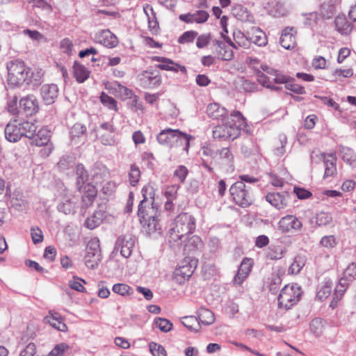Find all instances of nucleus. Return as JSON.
Listing matches in <instances>:
<instances>
[{"label":"nucleus","instance_id":"25","mask_svg":"<svg viewBox=\"0 0 356 356\" xmlns=\"http://www.w3.org/2000/svg\"><path fill=\"white\" fill-rule=\"evenodd\" d=\"M45 321L59 331L66 332L67 330V327L62 321L61 316L57 312L50 311L49 315L45 317Z\"/></svg>","mask_w":356,"mask_h":356},{"label":"nucleus","instance_id":"6","mask_svg":"<svg viewBox=\"0 0 356 356\" xmlns=\"http://www.w3.org/2000/svg\"><path fill=\"white\" fill-rule=\"evenodd\" d=\"M197 264V259L190 257H186L174 272V279L175 282L181 284L188 280L196 269Z\"/></svg>","mask_w":356,"mask_h":356},{"label":"nucleus","instance_id":"44","mask_svg":"<svg viewBox=\"0 0 356 356\" xmlns=\"http://www.w3.org/2000/svg\"><path fill=\"white\" fill-rule=\"evenodd\" d=\"M183 325L191 331L198 332L200 328V322L194 316H186L182 321Z\"/></svg>","mask_w":356,"mask_h":356},{"label":"nucleus","instance_id":"52","mask_svg":"<svg viewBox=\"0 0 356 356\" xmlns=\"http://www.w3.org/2000/svg\"><path fill=\"white\" fill-rule=\"evenodd\" d=\"M319 19V14L317 12H312L305 15V24L311 28L317 25Z\"/></svg>","mask_w":356,"mask_h":356},{"label":"nucleus","instance_id":"17","mask_svg":"<svg viewBox=\"0 0 356 356\" xmlns=\"http://www.w3.org/2000/svg\"><path fill=\"white\" fill-rule=\"evenodd\" d=\"M95 39L97 42L108 48L115 47L118 43L117 37L108 29L97 33Z\"/></svg>","mask_w":356,"mask_h":356},{"label":"nucleus","instance_id":"38","mask_svg":"<svg viewBox=\"0 0 356 356\" xmlns=\"http://www.w3.org/2000/svg\"><path fill=\"white\" fill-rule=\"evenodd\" d=\"M141 223L143 224L144 231L147 234H151L156 232L160 233L161 228L159 222V219L146 220Z\"/></svg>","mask_w":356,"mask_h":356},{"label":"nucleus","instance_id":"27","mask_svg":"<svg viewBox=\"0 0 356 356\" xmlns=\"http://www.w3.org/2000/svg\"><path fill=\"white\" fill-rule=\"evenodd\" d=\"M177 139L175 140L174 147H182V151L188 152L190 147V140L193 138L191 135L181 132L178 129L177 134Z\"/></svg>","mask_w":356,"mask_h":356},{"label":"nucleus","instance_id":"5","mask_svg":"<svg viewBox=\"0 0 356 356\" xmlns=\"http://www.w3.org/2000/svg\"><path fill=\"white\" fill-rule=\"evenodd\" d=\"M300 288L297 286L286 285L282 290L278 296V307L289 309L296 304L300 298Z\"/></svg>","mask_w":356,"mask_h":356},{"label":"nucleus","instance_id":"63","mask_svg":"<svg viewBox=\"0 0 356 356\" xmlns=\"http://www.w3.org/2000/svg\"><path fill=\"white\" fill-rule=\"evenodd\" d=\"M31 234L33 243L37 244L43 241V234L38 227H33L31 229Z\"/></svg>","mask_w":356,"mask_h":356},{"label":"nucleus","instance_id":"62","mask_svg":"<svg viewBox=\"0 0 356 356\" xmlns=\"http://www.w3.org/2000/svg\"><path fill=\"white\" fill-rule=\"evenodd\" d=\"M155 323L156 327L164 332H169L172 327V324L166 318H159Z\"/></svg>","mask_w":356,"mask_h":356},{"label":"nucleus","instance_id":"30","mask_svg":"<svg viewBox=\"0 0 356 356\" xmlns=\"http://www.w3.org/2000/svg\"><path fill=\"white\" fill-rule=\"evenodd\" d=\"M207 113L213 119H219L220 118H224L227 115V111L218 104L213 103L207 106Z\"/></svg>","mask_w":356,"mask_h":356},{"label":"nucleus","instance_id":"45","mask_svg":"<svg viewBox=\"0 0 356 356\" xmlns=\"http://www.w3.org/2000/svg\"><path fill=\"white\" fill-rule=\"evenodd\" d=\"M140 170L139 168L136 165L132 164L129 172V181L130 184L132 186H136L140 180Z\"/></svg>","mask_w":356,"mask_h":356},{"label":"nucleus","instance_id":"41","mask_svg":"<svg viewBox=\"0 0 356 356\" xmlns=\"http://www.w3.org/2000/svg\"><path fill=\"white\" fill-rule=\"evenodd\" d=\"M101 260L102 255H98L97 254L95 253H90V252H86L85 256V264L88 268H97Z\"/></svg>","mask_w":356,"mask_h":356},{"label":"nucleus","instance_id":"12","mask_svg":"<svg viewBox=\"0 0 356 356\" xmlns=\"http://www.w3.org/2000/svg\"><path fill=\"white\" fill-rule=\"evenodd\" d=\"M252 267V261L248 258H244L238 269L237 273L233 279V283L235 285H241L248 277Z\"/></svg>","mask_w":356,"mask_h":356},{"label":"nucleus","instance_id":"18","mask_svg":"<svg viewBox=\"0 0 356 356\" xmlns=\"http://www.w3.org/2000/svg\"><path fill=\"white\" fill-rule=\"evenodd\" d=\"M41 96L46 104H53L58 95V88L56 84H45L40 89Z\"/></svg>","mask_w":356,"mask_h":356},{"label":"nucleus","instance_id":"29","mask_svg":"<svg viewBox=\"0 0 356 356\" xmlns=\"http://www.w3.org/2000/svg\"><path fill=\"white\" fill-rule=\"evenodd\" d=\"M90 71L83 65L75 61L73 65V74L76 80L79 83H83L89 78Z\"/></svg>","mask_w":356,"mask_h":356},{"label":"nucleus","instance_id":"31","mask_svg":"<svg viewBox=\"0 0 356 356\" xmlns=\"http://www.w3.org/2000/svg\"><path fill=\"white\" fill-rule=\"evenodd\" d=\"M105 218L104 211L99 210L94 212L92 216L88 217L85 222V225L90 229H93L99 226Z\"/></svg>","mask_w":356,"mask_h":356},{"label":"nucleus","instance_id":"56","mask_svg":"<svg viewBox=\"0 0 356 356\" xmlns=\"http://www.w3.org/2000/svg\"><path fill=\"white\" fill-rule=\"evenodd\" d=\"M343 276L349 281L353 282L356 279V264L350 263L343 271Z\"/></svg>","mask_w":356,"mask_h":356},{"label":"nucleus","instance_id":"35","mask_svg":"<svg viewBox=\"0 0 356 356\" xmlns=\"http://www.w3.org/2000/svg\"><path fill=\"white\" fill-rule=\"evenodd\" d=\"M250 40L259 47L266 46L268 43L267 37L264 32L259 28L252 29V35Z\"/></svg>","mask_w":356,"mask_h":356},{"label":"nucleus","instance_id":"14","mask_svg":"<svg viewBox=\"0 0 356 356\" xmlns=\"http://www.w3.org/2000/svg\"><path fill=\"white\" fill-rule=\"evenodd\" d=\"M178 129H165L161 131L157 136L156 139L159 144L161 145L166 146L169 148H172L175 146V140L177 139Z\"/></svg>","mask_w":356,"mask_h":356},{"label":"nucleus","instance_id":"59","mask_svg":"<svg viewBox=\"0 0 356 356\" xmlns=\"http://www.w3.org/2000/svg\"><path fill=\"white\" fill-rule=\"evenodd\" d=\"M99 139L101 140V143L104 145H115L116 143V141L114 138L113 133L111 134L109 132H104L99 134Z\"/></svg>","mask_w":356,"mask_h":356},{"label":"nucleus","instance_id":"33","mask_svg":"<svg viewBox=\"0 0 356 356\" xmlns=\"http://www.w3.org/2000/svg\"><path fill=\"white\" fill-rule=\"evenodd\" d=\"M76 188L79 191H81L84 184L88 180V174L87 170L85 169V167L83 164L79 163L76 168Z\"/></svg>","mask_w":356,"mask_h":356},{"label":"nucleus","instance_id":"23","mask_svg":"<svg viewBox=\"0 0 356 356\" xmlns=\"http://www.w3.org/2000/svg\"><path fill=\"white\" fill-rule=\"evenodd\" d=\"M321 157L325 165L324 178L333 177L337 173L336 157L332 154H322Z\"/></svg>","mask_w":356,"mask_h":356},{"label":"nucleus","instance_id":"60","mask_svg":"<svg viewBox=\"0 0 356 356\" xmlns=\"http://www.w3.org/2000/svg\"><path fill=\"white\" fill-rule=\"evenodd\" d=\"M86 132V127L81 124L76 123L70 129V136L72 138L79 137L81 135L85 134Z\"/></svg>","mask_w":356,"mask_h":356},{"label":"nucleus","instance_id":"11","mask_svg":"<svg viewBox=\"0 0 356 356\" xmlns=\"http://www.w3.org/2000/svg\"><path fill=\"white\" fill-rule=\"evenodd\" d=\"M209 17V14L207 11L200 9L186 14H181L179 15V19L188 24H202L208 20Z\"/></svg>","mask_w":356,"mask_h":356},{"label":"nucleus","instance_id":"28","mask_svg":"<svg viewBox=\"0 0 356 356\" xmlns=\"http://www.w3.org/2000/svg\"><path fill=\"white\" fill-rule=\"evenodd\" d=\"M156 67L163 70L172 71L174 72H178L179 71H181L184 74H186L187 72L185 66L176 63L169 58L166 59L163 63L156 65Z\"/></svg>","mask_w":356,"mask_h":356},{"label":"nucleus","instance_id":"43","mask_svg":"<svg viewBox=\"0 0 356 356\" xmlns=\"http://www.w3.org/2000/svg\"><path fill=\"white\" fill-rule=\"evenodd\" d=\"M113 88L118 93L122 99H128L133 96V90L128 88L122 86L119 82L115 81L113 83Z\"/></svg>","mask_w":356,"mask_h":356},{"label":"nucleus","instance_id":"32","mask_svg":"<svg viewBox=\"0 0 356 356\" xmlns=\"http://www.w3.org/2000/svg\"><path fill=\"white\" fill-rule=\"evenodd\" d=\"M44 72L42 69L32 70L29 67V73L26 84L32 85L33 87L40 86L43 81Z\"/></svg>","mask_w":356,"mask_h":356},{"label":"nucleus","instance_id":"4","mask_svg":"<svg viewBox=\"0 0 356 356\" xmlns=\"http://www.w3.org/2000/svg\"><path fill=\"white\" fill-rule=\"evenodd\" d=\"M229 193L233 202L242 208L248 207L253 203L251 188L243 181L233 184L229 188Z\"/></svg>","mask_w":356,"mask_h":356},{"label":"nucleus","instance_id":"2","mask_svg":"<svg viewBox=\"0 0 356 356\" xmlns=\"http://www.w3.org/2000/svg\"><path fill=\"white\" fill-rule=\"evenodd\" d=\"M195 219L188 213L179 214L175 219L173 226L170 229L169 241L176 243L177 245L185 241L186 236L195 229Z\"/></svg>","mask_w":356,"mask_h":356},{"label":"nucleus","instance_id":"10","mask_svg":"<svg viewBox=\"0 0 356 356\" xmlns=\"http://www.w3.org/2000/svg\"><path fill=\"white\" fill-rule=\"evenodd\" d=\"M278 224L280 229L284 233L300 231L302 227L301 220L293 215L282 217Z\"/></svg>","mask_w":356,"mask_h":356},{"label":"nucleus","instance_id":"20","mask_svg":"<svg viewBox=\"0 0 356 356\" xmlns=\"http://www.w3.org/2000/svg\"><path fill=\"white\" fill-rule=\"evenodd\" d=\"M296 31L293 27H286L283 29L280 43L282 47L286 49H291L295 47L296 44Z\"/></svg>","mask_w":356,"mask_h":356},{"label":"nucleus","instance_id":"47","mask_svg":"<svg viewBox=\"0 0 356 356\" xmlns=\"http://www.w3.org/2000/svg\"><path fill=\"white\" fill-rule=\"evenodd\" d=\"M113 291L122 296L133 294V289L127 284L118 283L113 286Z\"/></svg>","mask_w":356,"mask_h":356},{"label":"nucleus","instance_id":"19","mask_svg":"<svg viewBox=\"0 0 356 356\" xmlns=\"http://www.w3.org/2000/svg\"><path fill=\"white\" fill-rule=\"evenodd\" d=\"M213 42L216 47V51L219 59L229 61L234 58V51L225 44V42L219 40H215Z\"/></svg>","mask_w":356,"mask_h":356},{"label":"nucleus","instance_id":"61","mask_svg":"<svg viewBox=\"0 0 356 356\" xmlns=\"http://www.w3.org/2000/svg\"><path fill=\"white\" fill-rule=\"evenodd\" d=\"M258 76H259V81L265 87L270 88L272 90H278L279 88L277 86H275L272 84V81H270V79L268 76H266L263 72L261 71H258L257 72Z\"/></svg>","mask_w":356,"mask_h":356},{"label":"nucleus","instance_id":"57","mask_svg":"<svg viewBox=\"0 0 356 356\" xmlns=\"http://www.w3.org/2000/svg\"><path fill=\"white\" fill-rule=\"evenodd\" d=\"M197 32L195 31H188L184 32L178 39L180 44L191 42L197 37Z\"/></svg>","mask_w":356,"mask_h":356},{"label":"nucleus","instance_id":"42","mask_svg":"<svg viewBox=\"0 0 356 356\" xmlns=\"http://www.w3.org/2000/svg\"><path fill=\"white\" fill-rule=\"evenodd\" d=\"M233 37L237 47H241L243 48H248L250 43L249 39L243 32L239 30L234 31L233 33Z\"/></svg>","mask_w":356,"mask_h":356},{"label":"nucleus","instance_id":"26","mask_svg":"<svg viewBox=\"0 0 356 356\" xmlns=\"http://www.w3.org/2000/svg\"><path fill=\"white\" fill-rule=\"evenodd\" d=\"M339 149L343 162L350 165L352 168H356V153L355 151L343 145H339Z\"/></svg>","mask_w":356,"mask_h":356},{"label":"nucleus","instance_id":"21","mask_svg":"<svg viewBox=\"0 0 356 356\" xmlns=\"http://www.w3.org/2000/svg\"><path fill=\"white\" fill-rule=\"evenodd\" d=\"M287 194L280 193H268L266 195V200L273 207L277 209L285 208L288 204Z\"/></svg>","mask_w":356,"mask_h":356},{"label":"nucleus","instance_id":"7","mask_svg":"<svg viewBox=\"0 0 356 356\" xmlns=\"http://www.w3.org/2000/svg\"><path fill=\"white\" fill-rule=\"evenodd\" d=\"M141 193L143 198L138 205V216L140 222H143L145 219V213H147L156 204L154 203V194L152 186L149 185L145 186L142 188Z\"/></svg>","mask_w":356,"mask_h":356},{"label":"nucleus","instance_id":"16","mask_svg":"<svg viewBox=\"0 0 356 356\" xmlns=\"http://www.w3.org/2000/svg\"><path fill=\"white\" fill-rule=\"evenodd\" d=\"M4 132L6 140L11 143H16L22 137L20 124L17 120L9 122Z\"/></svg>","mask_w":356,"mask_h":356},{"label":"nucleus","instance_id":"54","mask_svg":"<svg viewBox=\"0 0 356 356\" xmlns=\"http://www.w3.org/2000/svg\"><path fill=\"white\" fill-rule=\"evenodd\" d=\"M304 266V260L300 257H296L290 266L289 272L291 274H298Z\"/></svg>","mask_w":356,"mask_h":356},{"label":"nucleus","instance_id":"13","mask_svg":"<svg viewBox=\"0 0 356 356\" xmlns=\"http://www.w3.org/2000/svg\"><path fill=\"white\" fill-rule=\"evenodd\" d=\"M19 108L26 115H33L39 110L38 99L33 95H28L19 100Z\"/></svg>","mask_w":356,"mask_h":356},{"label":"nucleus","instance_id":"50","mask_svg":"<svg viewBox=\"0 0 356 356\" xmlns=\"http://www.w3.org/2000/svg\"><path fill=\"white\" fill-rule=\"evenodd\" d=\"M217 156L225 161L227 164L232 163L234 160L233 154L228 147H223L216 150Z\"/></svg>","mask_w":356,"mask_h":356},{"label":"nucleus","instance_id":"1","mask_svg":"<svg viewBox=\"0 0 356 356\" xmlns=\"http://www.w3.org/2000/svg\"><path fill=\"white\" fill-rule=\"evenodd\" d=\"M224 122L213 127V136L218 140H234L240 134V129L245 124V119L242 113L238 111L232 112L230 117L227 120L223 118Z\"/></svg>","mask_w":356,"mask_h":356},{"label":"nucleus","instance_id":"34","mask_svg":"<svg viewBox=\"0 0 356 356\" xmlns=\"http://www.w3.org/2000/svg\"><path fill=\"white\" fill-rule=\"evenodd\" d=\"M49 131L46 129H40L33 137L32 143L36 146L42 147L44 145H49Z\"/></svg>","mask_w":356,"mask_h":356},{"label":"nucleus","instance_id":"53","mask_svg":"<svg viewBox=\"0 0 356 356\" xmlns=\"http://www.w3.org/2000/svg\"><path fill=\"white\" fill-rule=\"evenodd\" d=\"M200 151L204 156L209 157L211 159H214L217 157L216 151L215 150L213 145L210 143H204Z\"/></svg>","mask_w":356,"mask_h":356},{"label":"nucleus","instance_id":"55","mask_svg":"<svg viewBox=\"0 0 356 356\" xmlns=\"http://www.w3.org/2000/svg\"><path fill=\"white\" fill-rule=\"evenodd\" d=\"M100 99L102 103L109 109L117 111V102L113 97L105 93H102Z\"/></svg>","mask_w":356,"mask_h":356},{"label":"nucleus","instance_id":"9","mask_svg":"<svg viewBox=\"0 0 356 356\" xmlns=\"http://www.w3.org/2000/svg\"><path fill=\"white\" fill-rule=\"evenodd\" d=\"M134 245L135 237L131 234H126L118 238L114 250H120L123 257L128 258L131 254Z\"/></svg>","mask_w":356,"mask_h":356},{"label":"nucleus","instance_id":"36","mask_svg":"<svg viewBox=\"0 0 356 356\" xmlns=\"http://www.w3.org/2000/svg\"><path fill=\"white\" fill-rule=\"evenodd\" d=\"M198 321L204 325H209L212 324L215 321L213 313L205 308H201L198 311Z\"/></svg>","mask_w":356,"mask_h":356},{"label":"nucleus","instance_id":"64","mask_svg":"<svg viewBox=\"0 0 356 356\" xmlns=\"http://www.w3.org/2000/svg\"><path fill=\"white\" fill-rule=\"evenodd\" d=\"M68 348L69 346L65 343H59L51 350L47 356H61Z\"/></svg>","mask_w":356,"mask_h":356},{"label":"nucleus","instance_id":"58","mask_svg":"<svg viewBox=\"0 0 356 356\" xmlns=\"http://www.w3.org/2000/svg\"><path fill=\"white\" fill-rule=\"evenodd\" d=\"M149 346L150 352L154 356H166V351L161 345L152 342Z\"/></svg>","mask_w":356,"mask_h":356},{"label":"nucleus","instance_id":"3","mask_svg":"<svg viewBox=\"0 0 356 356\" xmlns=\"http://www.w3.org/2000/svg\"><path fill=\"white\" fill-rule=\"evenodd\" d=\"M8 83L12 87H19L26 83L29 67L22 60L15 59L7 63Z\"/></svg>","mask_w":356,"mask_h":356},{"label":"nucleus","instance_id":"48","mask_svg":"<svg viewBox=\"0 0 356 356\" xmlns=\"http://www.w3.org/2000/svg\"><path fill=\"white\" fill-rule=\"evenodd\" d=\"M285 253V250L281 247H270L266 253V256L268 259L272 260L280 259L283 257Z\"/></svg>","mask_w":356,"mask_h":356},{"label":"nucleus","instance_id":"51","mask_svg":"<svg viewBox=\"0 0 356 356\" xmlns=\"http://www.w3.org/2000/svg\"><path fill=\"white\" fill-rule=\"evenodd\" d=\"M332 286V282H330V280L326 281L324 285L318 291L316 295L317 298L321 300L327 298L331 293Z\"/></svg>","mask_w":356,"mask_h":356},{"label":"nucleus","instance_id":"49","mask_svg":"<svg viewBox=\"0 0 356 356\" xmlns=\"http://www.w3.org/2000/svg\"><path fill=\"white\" fill-rule=\"evenodd\" d=\"M86 252L90 253H95L102 255L100 250V241L97 237L92 238L88 243L86 246Z\"/></svg>","mask_w":356,"mask_h":356},{"label":"nucleus","instance_id":"39","mask_svg":"<svg viewBox=\"0 0 356 356\" xmlns=\"http://www.w3.org/2000/svg\"><path fill=\"white\" fill-rule=\"evenodd\" d=\"M269 5L271 7L270 13L274 17L284 16L287 13L284 4L277 0H273Z\"/></svg>","mask_w":356,"mask_h":356},{"label":"nucleus","instance_id":"15","mask_svg":"<svg viewBox=\"0 0 356 356\" xmlns=\"http://www.w3.org/2000/svg\"><path fill=\"white\" fill-rule=\"evenodd\" d=\"M184 242L186 243L184 245V250L186 253H191L193 254L197 255L202 252L204 248V243L198 236L194 235L190 238L187 236Z\"/></svg>","mask_w":356,"mask_h":356},{"label":"nucleus","instance_id":"24","mask_svg":"<svg viewBox=\"0 0 356 356\" xmlns=\"http://www.w3.org/2000/svg\"><path fill=\"white\" fill-rule=\"evenodd\" d=\"M336 30L341 35H349L353 30V25L345 15H337L334 19Z\"/></svg>","mask_w":356,"mask_h":356},{"label":"nucleus","instance_id":"8","mask_svg":"<svg viewBox=\"0 0 356 356\" xmlns=\"http://www.w3.org/2000/svg\"><path fill=\"white\" fill-rule=\"evenodd\" d=\"M140 86L143 88L152 89L159 86L161 83V76L157 70H147L138 75Z\"/></svg>","mask_w":356,"mask_h":356},{"label":"nucleus","instance_id":"46","mask_svg":"<svg viewBox=\"0 0 356 356\" xmlns=\"http://www.w3.org/2000/svg\"><path fill=\"white\" fill-rule=\"evenodd\" d=\"M76 204L70 199H66L58 205V210L65 214L74 212Z\"/></svg>","mask_w":356,"mask_h":356},{"label":"nucleus","instance_id":"40","mask_svg":"<svg viewBox=\"0 0 356 356\" xmlns=\"http://www.w3.org/2000/svg\"><path fill=\"white\" fill-rule=\"evenodd\" d=\"M335 12V6L332 2H324L320 7V14L324 19L332 18Z\"/></svg>","mask_w":356,"mask_h":356},{"label":"nucleus","instance_id":"22","mask_svg":"<svg viewBox=\"0 0 356 356\" xmlns=\"http://www.w3.org/2000/svg\"><path fill=\"white\" fill-rule=\"evenodd\" d=\"M232 13L238 20L251 24L254 23V18L250 10L241 4L236 5L232 8Z\"/></svg>","mask_w":356,"mask_h":356},{"label":"nucleus","instance_id":"37","mask_svg":"<svg viewBox=\"0 0 356 356\" xmlns=\"http://www.w3.org/2000/svg\"><path fill=\"white\" fill-rule=\"evenodd\" d=\"M22 136L33 138L37 132L38 127L35 123L29 121L19 122Z\"/></svg>","mask_w":356,"mask_h":356}]
</instances>
